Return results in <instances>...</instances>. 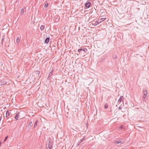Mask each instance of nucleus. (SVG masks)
Wrapping results in <instances>:
<instances>
[{
    "label": "nucleus",
    "mask_w": 149,
    "mask_h": 149,
    "mask_svg": "<svg viewBox=\"0 0 149 149\" xmlns=\"http://www.w3.org/2000/svg\"><path fill=\"white\" fill-rule=\"evenodd\" d=\"M115 143L116 144H118L119 143H123L122 142H121L120 140L116 141L115 142Z\"/></svg>",
    "instance_id": "nucleus-16"
},
{
    "label": "nucleus",
    "mask_w": 149,
    "mask_h": 149,
    "mask_svg": "<svg viewBox=\"0 0 149 149\" xmlns=\"http://www.w3.org/2000/svg\"><path fill=\"white\" fill-rule=\"evenodd\" d=\"M38 120L37 119L35 121V124H34V126H33V127L34 128L37 126V123H38Z\"/></svg>",
    "instance_id": "nucleus-13"
},
{
    "label": "nucleus",
    "mask_w": 149,
    "mask_h": 149,
    "mask_svg": "<svg viewBox=\"0 0 149 149\" xmlns=\"http://www.w3.org/2000/svg\"><path fill=\"white\" fill-rule=\"evenodd\" d=\"M7 81L4 80H2L0 81V85L2 86L5 85L6 84Z\"/></svg>",
    "instance_id": "nucleus-3"
},
{
    "label": "nucleus",
    "mask_w": 149,
    "mask_h": 149,
    "mask_svg": "<svg viewBox=\"0 0 149 149\" xmlns=\"http://www.w3.org/2000/svg\"><path fill=\"white\" fill-rule=\"evenodd\" d=\"M24 12V8H22L20 11V14L22 15H23Z\"/></svg>",
    "instance_id": "nucleus-17"
},
{
    "label": "nucleus",
    "mask_w": 149,
    "mask_h": 149,
    "mask_svg": "<svg viewBox=\"0 0 149 149\" xmlns=\"http://www.w3.org/2000/svg\"><path fill=\"white\" fill-rule=\"evenodd\" d=\"M125 128V127L123 125H121L120 127V129H124Z\"/></svg>",
    "instance_id": "nucleus-26"
},
{
    "label": "nucleus",
    "mask_w": 149,
    "mask_h": 149,
    "mask_svg": "<svg viewBox=\"0 0 149 149\" xmlns=\"http://www.w3.org/2000/svg\"><path fill=\"white\" fill-rule=\"evenodd\" d=\"M53 143L51 139H48L47 141V143L46 144V148L47 149L49 148L52 149V148Z\"/></svg>",
    "instance_id": "nucleus-1"
},
{
    "label": "nucleus",
    "mask_w": 149,
    "mask_h": 149,
    "mask_svg": "<svg viewBox=\"0 0 149 149\" xmlns=\"http://www.w3.org/2000/svg\"><path fill=\"white\" fill-rule=\"evenodd\" d=\"M124 99V97L123 96H121L120 97V98L119 99L118 102L120 103L121 102L123 101Z\"/></svg>",
    "instance_id": "nucleus-10"
},
{
    "label": "nucleus",
    "mask_w": 149,
    "mask_h": 149,
    "mask_svg": "<svg viewBox=\"0 0 149 149\" xmlns=\"http://www.w3.org/2000/svg\"><path fill=\"white\" fill-rule=\"evenodd\" d=\"M147 95H143V97H142V99L144 101V102H145L146 101V99H147Z\"/></svg>",
    "instance_id": "nucleus-9"
},
{
    "label": "nucleus",
    "mask_w": 149,
    "mask_h": 149,
    "mask_svg": "<svg viewBox=\"0 0 149 149\" xmlns=\"http://www.w3.org/2000/svg\"><path fill=\"white\" fill-rule=\"evenodd\" d=\"M40 77H39V78H40Z\"/></svg>",
    "instance_id": "nucleus-31"
},
{
    "label": "nucleus",
    "mask_w": 149,
    "mask_h": 149,
    "mask_svg": "<svg viewBox=\"0 0 149 149\" xmlns=\"http://www.w3.org/2000/svg\"><path fill=\"white\" fill-rule=\"evenodd\" d=\"M48 5H49V4L48 3H45V6H44L45 8H47L48 7Z\"/></svg>",
    "instance_id": "nucleus-24"
},
{
    "label": "nucleus",
    "mask_w": 149,
    "mask_h": 149,
    "mask_svg": "<svg viewBox=\"0 0 149 149\" xmlns=\"http://www.w3.org/2000/svg\"><path fill=\"white\" fill-rule=\"evenodd\" d=\"M2 118V116H1L0 117V121L1 120Z\"/></svg>",
    "instance_id": "nucleus-30"
},
{
    "label": "nucleus",
    "mask_w": 149,
    "mask_h": 149,
    "mask_svg": "<svg viewBox=\"0 0 149 149\" xmlns=\"http://www.w3.org/2000/svg\"><path fill=\"white\" fill-rule=\"evenodd\" d=\"M143 93L144 95H146L147 94V90L146 89H144L143 90Z\"/></svg>",
    "instance_id": "nucleus-14"
},
{
    "label": "nucleus",
    "mask_w": 149,
    "mask_h": 149,
    "mask_svg": "<svg viewBox=\"0 0 149 149\" xmlns=\"http://www.w3.org/2000/svg\"><path fill=\"white\" fill-rule=\"evenodd\" d=\"M112 57L114 59H116L117 58V56L116 54H113L112 56Z\"/></svg>",
    "instance_id": "nucleus-19"
},
{
    "label": "nucleus",
    "mask_w": 149,
    "mask_h": 149,
    "mask_svg": "<svg viewBox=\"0 0 149 149\" xmlns=\"http://www.w3.org/2000/svg\"><path fill=\"white\" fill-rule=\"evenodd\" d=\"M52 71L49 74L48 77H51L53 73H52Z\"/></svg>",
    "instance_id": "nucleus-23"
},
{
    "label": "nucleus",
    "mask_w": 149,
    "mask_h": 149,
    "mask_svg": "<svg viewBox=\"0 0 149 149\" xmlns=\"http://www.w3.org/2000/svg\"><path fill=\"white\" fill-rule=\"evenodd\" d=\"M91 3L89 2H88L86 3L85 5V6L87 8H89L91 6Z\"/></svg>",
    "instance_id": "nucleus-4"
},
{
    "label": "nucleus",
    "mask_w": 149,
    "mask_h": 149,
    "mask_svg": "<svg viewBox=\"0 0 149 149\" xmlns=\"http://www.w3.org/2000/svg\"><path fill=\"white\" fill-rule=\"evenodd\" d=\"M49 40H50V38H49V37L45 39V43H46L47 44H48L49 41Z\"/></svg>",
    "instance_id": "nucleus-11"
},
{
    "label": "nucleus",
    "mask_w": 149,
    "mask_h": 149,
    "mask_svg": "<svg viewBox=\"0 0 149 149\" xmlns=\"http://www.w3.org/2000/svg\"><path fill=\"white\" fill-rule=\"evenodd\" d=\"M8 137V136H6L5 138V139H4V141H5L6 140V139H7Z\"/></svg>",
    "instance_id": "nucleus-28"
},
{
    "label": "nucleus",
    "mask_w": 149,
    "mask_h": 149,
    "mask_svg": "<svg viewBox=\"0 0 149 149\" xmlns=\"http://www.w3.org/2000/svg\"><path fill=\"white\" fill-rule=\"evenodd\" d=\"M20 42V40L19 37H17V38L16 42L17 43H19Z\"/></svg>",
    "instance_id": "nucleus-21"
},
{
    "label": "nucleus",
    "mask_w": 149,
    "mask_h": 149,
    "mask_svg": "<svg viewBox=\"0 0 149 149\" xmlns=\"http://www.w3.org/2000/svg\"><path fill=\"white\" fill-rule=\"evenodd\" d=\"M20 114L19 112H17L15 115V118L16 120H18L19 118V115Z\"/></svg>",
    "instance_id": "nucleus-5"
},
{
    "label": "nucleus",
    "mask_w": 149,
    "mask_h": 149,
    "mask_svg": "<svg viewBox=\"0 0 149 149\" xmlns=\"http://www.w3.org/2000/svg\"><path fill=\"white\" fill-rule=\"evenodd\" d=\"M60 16H58L57 17H56L54 20L55 22H59L60 19Z\"/></svg>",
    "instance_id": "nucleus-12"
},
{
    "label": "nucleus",
    "mask_w": 149,
    "mask_h": 149,
    "mask_svg": "<svg viewBox=\"0 0 149 149\" xmlns=\"http://www.w3.org/2000/svg\"><path fill=\"white\" fill-rule=\"evenodd\" d=\"M85 140V139L84 137L83 138L81 139L80 140V141H79L78 142V144H77V146H78L83 141H84Z\"/></svg>",
    "instance_id": "nucleus-7"
},
{
    "label": "nucleus",
    "mask_w": 149,
    "mask_h": 149,
    "mask_svg": "<svg viewBox=\"0 0 149 149\" xmlns=\"http://www.w3.org/2000/svg\"><path fill=\"white\" fill-rule=\"evenodd\" d=\"M45 27V26L44 25H42L40 27V29L41 30H43Z\"/></svg>",
    "instance_id": "nucleus-18"
},
{
    "label": "nucleus",
    "mask_w": 149,
    "mask_h": 149,
    "mask_svg": "<svg viewBox=\"0 0 149 149\" xmlns=\"http://www.w3.org/2000/svg\"><path fill=\"white\" fill-rule=\"evenodd\" d=\"M83 49L82 48H81L80 49H79L78 50V52H79V54L80 53V52L81 51H82Z\"/></svg>",
    "instance_id": "nucleus-25"
},
{
    "label": "nucleus",
    "mask_w": 149,
    "mask_h": 149,
    "mask_svg": "<svg viewBox=\"0 0 149 149\" xmlns=\"http://www.w3.org/2000/svg\"><path fill=\"white\" fill-rule=\"evenodd\" d=\"M33 121H31V120H29V124L28 126V129H29L31 128V127H32L33 126Z\"/></svg>",
    "instance_id": "nucleus-6"
},
{
    "label": "nucleus",
    "mask_w": 149,
    "mask_h": 149,
    "mask_svg": "<svg viewBox=\"0 0 149 149\" xmlns=\"http://www.w3.org/2000/svg\"><path fill=\"white\" fill-rule=\"evenodd\" d=\"M106 19V18H102L101 19H98L97 20L94 22L93 23V25L94 26H96L97 24L102 22Z\"/></svg>",
    "instance_id": "nucleus-2"
},
{
    "label": "nucleus",
    "mask_w": 149,
    "mask_h": 149,
    "mask_svg": "<svg viewBox=\"0 0 149 149\" xmlns=\"http://www.w3.org/2000/svg\"><path fill=\"white\" fill-rule=\"evenodd\" d=\"M122 109V107H121L120 106L118 107V109H119V110H120V109Z\"/></svg>",
    "instance_id": "nucleus-29"
},
{
    "label": "nucleus",
    "mask_w": 149,
    "mask_h": 149,
    "mask_svg": "<svg viewBox=\"0 0 149 149\" xmlns=\"http://www.w3.org/2000/svg\"><path fill=\"white\" fill-rule=\"evenodd\" d=\"M11 113L9 112V111H7L6 113V117L9 118V116H10Z\"/></svg>",
    "instance_id": "nucleus-8"
},
{
    "label": "nucleus",
    "mask_w": 149,
    "mask_h": 149,
    "mask_svg": "<svg viewBox=\"0 0 149 149\" xmlns=\"http://www.w3.org/2000/svg\"><path fill=\"white\" fill-rule=\"evenodd\" d=\"M82 51H83L85 52H86L88 51L87 49L85 48H84L83 49Z\"/></svg>",
    "instance_id": "nucleus-22"
},
{
    "label": "nucleus",
    "mask_w": 149,
    "mask_h": 149,
    "mask_svg": "<svg viewBox=\"0 0 149 149\" xmlns=\"http://www.w3.org/2000/svg\"><path fill=\"white\" fill-rule=\"evenodd\" d=\"M3 41H4V38L3 37L1 39V44H2V45H3Z\"/></svg>",
    "instance_id": "nucleus-27"
},
{
    "label": "nucleus",
    "mask_w": 149,
    "mask_h": 149,
    "mask_svg": "<svg viewBox=\"0 0 149 149\" xmlns=\"http://www.w3.org/2000/svg\"><path fill=\"white\" fill-rule=\"evenodd\" d=\"M108 107V104L107 103H106L104 104V108L105 109H106Z\"/></svg>",
    "instance_id": "nucleus-20"
},
{
    "label": "nucleus",
    "mask_w": 149,
    "mask_h": 149,
    "mask_svg": "<svg viewBox=\"0 0 149 149\" xmlns=\"http://www.w3.org/2000/svg\"><path fill=\"white\" fill-rule=\"evenodd\" d=\"M35 74L37 75H38L39 76V75L40 73V72L38 70H37L34 72Z\"/></svg>",
    "instance_id": "nucleus-15"
}]
</instances>
